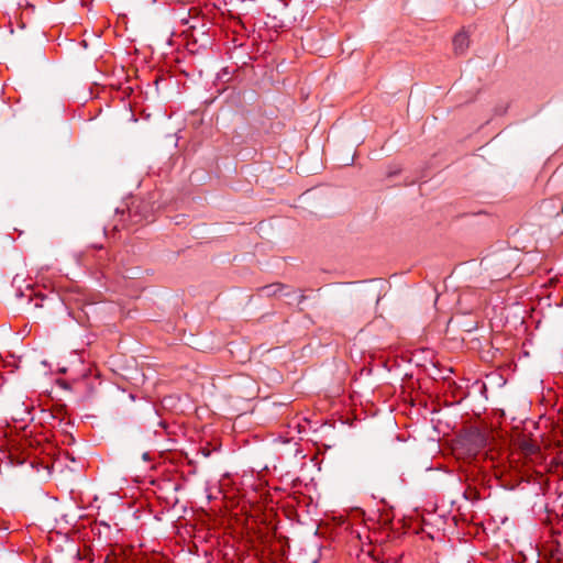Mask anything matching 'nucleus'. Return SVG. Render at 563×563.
<instances>
[{"label":"nucleus","instance_id":"nucleus-1","mask_svg":"<svg viewBox=\"0 0 563 563\" xmlns=\"http://www.w3.org/2000/svg\"><path fill=\"white\" fill-rule=\"evenodd\" d=\"M514 255L515 253L511 251H499L485 256L481 261V266L487 272L490 278L503 279L507 277L517 265Z\"/></svg>","mask_w":563,"mask_h":563},{"label":"nucleus","instance_id":"nucleus-2","mask_svg":"<svg viewBox=\"0 0 563 563\" xmlns=\"http://www.w3.org/2000/svg\"><path fill=\"white\" fill-rule=\"evenodd\" d=\"M261 294L266 297H272V296L290 297V296L295 295L298 305L302 303L307 298L302 292L297 294L294 289H291L290 287H288L284 284H280V283H274V284L266 285V286L262 287Z\"/></svg>","mask_w":563,"mask_h":563},{"label":"nucleus","instance_id":"nucleus-3","mask_svg":"<svg viewBox=\"0 0 563 563\" xmlns=\"http://www.w3.org/2000/svg\"><path fill=\"white\" fill-rule=\"evenodd\" d=\"M470 40L465 32L457 33L453 38V48L456 55H462L468 48Z\"/></svg>","mask_w":563,"mask_h":563},{"label":"nucleus","instance_id":"nucleus-4","mask_svg":"<svg viewBox=\"0 0 563 563\" xmlns=\"http://www.w3.org/2000/svg\"><path fill=\"white\" fill-rule=\"evenodd\" d=\"M200 452H201V454H202L205 457H209V456H210V454H211V452H210L208 449H206V448H202V449L200 450Z\"/></svg>","mask_w":563,"mask_h":563},{"label":"nucleus","instance_id":"nucleus-5","mask_svg":"<svg viewBox=\"0 0 563 563\" xmlns=\"http://www.w3.org/2000/svg\"><path fill=\"white\" fill-rule=\"evenodd\" d=\"M473 493H474V492H472V490L470 489V495H468V489H466V490L463 493V496H464V498H465V499H472V498H473V497H472Z\"/></svg>","mask_w":563,"mask_h":563},{"label":"nucleus","instance_id":"nucleus-6","mask_svg":"<svg viewBox=\"0 0 563 563\" xmlns=\"http://www.w3.org/2000/svg\"><path fill=\"white\" fill-rule=\"evenodd\" d=\"M142 457H143L144 461H148L150 460V453L148 452L143 453Z\"/></svg>","mask_w":563,"mask_h":563},{"label":"nucleus","instance_id":"nucleus-7","mask_svg":"<svg viewBox=\"0 0 563 563\" xmlns=\"http://www.w3.org/2000/svg\"><path fill=\"white\" fill-rule=\"evenodd\" d=\"M380 563H399V562H398V560L394 559V560L382 561Z\"/></svg>","mask_w":563,"mask_h":563},{"label":"nucleus","instance_id":"nucleus-8","mask_svg":"<svg viewBox=\"0 0 563 563\" xmlns=\"http://www.w3.org/2000/svg\"><path fill=\"white\" fill-rule=\"evenodd\" d=\"M398 172H399L398 169H396V170H390L388 175H389V176H394V175L398 174Z\"/></svg>","mask_w":563,"mask_h":563}]
</instances>
